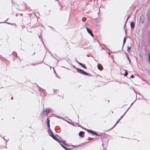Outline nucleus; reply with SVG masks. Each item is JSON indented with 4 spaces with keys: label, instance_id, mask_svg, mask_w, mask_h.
Instances as JSON below:
<instances>
[{
    "label": "nucleus",
    "instance_id": "obj_1",
    "mask_svg": "<svg viewBox=\"0 0 150 150\" xmlns=\"http://www.w3.org/2000/svg\"><path fill=\"white\" fill-rule=\"evenodd\" d=\"M50 112V110L49 109L44 110L43 111V115L44 116H46L48 115V113Z\"/></svg>",
    "mask_w": 150,
    "mask_h": 150
},
{
    "label": "nucleus",
    "instance_id": "obj_2",
    "mask_svg": "<svg viewBox=\"0 0 150 150\" xmlns=\"http://www.w3.org/2000/svg\"><path fill=\"white\" fill-rule=\"evenodd\" d=\"M88 131L89 132L92 133L93 134H95V135H96V136H101V135L98 134V133H97L93 131L92 130H88Z\"/></svg>",
    "mask_w": 150,
    "mask_h": 150
},
{
    "label": "nucleus",
    "instance_id": "obj_3",
    "mask_svg": "<svg viewBox=\"0 0 150 150\" xmlns=\"http://www.w3.org/2000/svg\"><path fill=\"white\" fill-rule=\"evenodd\" d=\"M145 20V18L144 17L143 15L141 16L140 17V22L143 24L144 23Z\"/></svg>",
    "mask_w": 150,
    "mask_h": 150
},
{
    "label": "nucleus",
    "instance_id": "obj_4",
    "mask_svg": "<svg viewBox=\"0 0 150 150\" xmlns=\"http://www.w3.org/2000/svg\"><path fill=\"white\" fill-rule=\"evenodd\" d=\"M86 30L87 32L92 37H93L94 35L91 31L90 29L87 28H86Z\"/></svg>",
    "mask_w": 150,
    "mask_h": 150
},
{
    "label": "nucleus",
    "instance_id": "obj_5",
    "mask_svg": "<svg viewBox=\"0 0 150 150\" xmlns=\"http://www.w3.org/2000/svg\"><path fill=\"white\" fill-rule=\"evenodd\" d=\"M85 132L83 131H80L79 133V136L81 137H84Z\"/></svg>",
    "mask_w": 150,
    "mask_h": 150
},
{
    "label": "nucleus",
    "instance_id": "obj_6",
    "mask_svg": "<svg viewBox=\"0 0 150 150\" xmlns=\"http://www.w3.org/2000/svg\"><path fill=\"white\" fill-rule=\"evenodd\" d=\"M81 74H83L84 75H87V76H91V74H89V73H87L84 71L83 70V71Z\"/></svg>",
    "mask_w": 150,
    "mask_h": 150
},
{
    "label": "nucleus",
    "instance_id": "obj_7",
    "mask_svg": "<svg viewBox=\"0 0 150 150\" xmlns=\"http://www.w3.org/2000/svg\"><path fill=\"white\" fill-rule=\"evenodd\" d=\"M46 123L47 125V126L49 128L50 127V120L48 118V117L47 118V120L46 121Z\"/></svg>",
    "mask_w": 150,
    "mask_h": 150
},
{
    "label": "nucleus",
    "instance_id": "obj_8",
    "mask_svg": "<svg viewBox=\"0 0 150 150\" xmlns=\"http://www.w3.org/2000/svg\"><path fill=\"white\" fill-rule=\"evenodd\" d=\"M98 69L100 70H102L103 69V67L101 64H98Z\"/></svg>",
    "mask_w": 150,
    "mask_h": 150
},
{
    "label": "nucleus",
    "instance_id": "obj_9",
    "mask_svg": "<svg viewBox=\"0 0 150 150\" xmlns=\"http://www.w3.org/2000/svg\"><path fill=\"white\" fill-rule=\"evenodd\" d=\"M79 64L84 69H86L87 67L85 64H83L80 62H79Z\"/></svg>",
    "mask_w": 150,
    "mask_h": 150
},
{
    "label": "nucleus",
    "instance_id": "obj_10",
    "mask_svg": "<svg viewBox=\"0 0 150 150\" xmlns=\"http://www.w3.org/2000/svg\"><path fill=\"white\" fill-rule=\"evenodd\" d=\"M48 133H49V135L51 137H52L53 135V133H52L51 129H50V128H49V130L48 131Z\"/></svg>",
    "mask_w": 150,
    "mask_h": 150
},
{
    "label": "nucleus",
    "instance_id": "obj_11",
    "mask_svg": "<svg viewBox=\"0 0 150 150\" xmlns=\"http://www.w3.org/2000/svg\"><path fill=\"white\" fill-rule=\"evenodd\" d=\"M54 140H56L58 142H59V139L58 138H57L55 136H54V135L52 137Z\"/></svg>",
    "mask_w": 150,
    "mask_h": 150
},
{
    "label": "nucleus",
    "instance_id": "obj_12",
    "mask_svg": "<svg viewBox=\"0 0 150 150\" xmlns=\"http://www.w3.org/2000/svg\"><path fill=\"white\" fill-rule=\"evenodd\" d=\"M130 26L132 28H134V22H132L130 23Z\"/></svg>",
    "mask_w": 150,
    "mask_h": 150
},
{
    "label": "nucleus",
    "instance_id": "obj_13",
    "mask_svg": "<svg viewBox=\"0 0 150 150\" xmlns=\"http://www.w3.org/2000/svg\"><path fill=\"white\" fill-rule=\"evenodd\" d=\"M83 70H82L81 69H78V70H77V71L81 73V74L82 73V72L83 71Z\"/></svg>",
    "mask_w": 150,
    "mask_h": 150
},
{
    "label": "nucleus",
    "instance_id": "obj_14",
    "mask_svg": "<svg viewBox=\"0 0 150 150\" xmlns=\"http://www.w3.org/2000/svg\"><path fill=\"white\" fill-rule=\"evenodd\" d=\"M130 48L131 47L129 46H128L127 47V50L128 51V52H129V51L130 50Z\"/></svg>",
    "mask_w": 150,
    "mask_h": 150
},
{
    "label": "nucleus",
    "instance_id": "obj_15",
    "mask_svg": "<svg viewBox=\"0 0 150 150\" xmlns=\"http://www.w3.org/2000/svg\"><path fill=\"white\" fill-rule=\"evenodd\" d=\"M127 74H128V73L127 72V71L126 70L125 72V74H124V75L125 76H127Z\"/></svg>",
    "mask_w": 150,
    "mask_h": 150
},
{
    "label": "nucleus",
    "instance_id": "obj_16",
    "mask_svg": "<svg viewBox=\"0 0 150 150\" xmlns=\"http://www.w3.org/2000/svg\"><path fill=\"white\" fill-rule=\"evenodd\" d=\"M122 116H121V117L119 119L117 122L115 124V125H116V124H117V123H118L119 122V121L120 120V119H121L122 117Z\"/></svg>",
    "mask_w": 150,
    "mask_h": 150
},
{
    "label": "nucleus",
    "instance_id": "obj_17",
    "mask_svg": "<svg viewBox=\"0 0 150 150\" xmlns=\"http://www.w3.org/2000/svg\"><path fill=\"white\" fill-rule=\"evenodd\" d=\"M86 19L85 18H82V20L83 22H84L86 21Z\"/></svg>",
    "mask_w": 150,
    "mask_h": 150
},
{
    "label": "nucleus",
    "instance_id": "obj_18",
    "mask_svg": "<svg viewBox=\"0 0 150 150\" xmlns=\"http://www.w3.org/2000/svg\"><path fill=\"white\" fill-rule=\"evenodd\" d=\"M126 38L125 37L123 40V43L124 44L125 42Z\"/></svg>",
    "mask_w": 150,
    "mask_h": 150
},
{
    "label": "nucleus",
    "instance_id": "obj_19",
    "mask_svg": "<svg viewBox=\"0 0 150 150\" xmlns=\"http://www.w3.org/2000/svg\"><path fill=\"white\" fill-rule=\"evenodd\" d=\"M89 142H86L83 143L82 144L84 145L85 144H86L87 143H89Z\"/></svg>",
    "mask_w": 150,
    "mask_h": 150
},
{
    "label": "nucleus",
    "instance_id": "obj_20",
    "mask_svg": "<svg viewBox=\"0 0 150 150\" xmlns=\"http://www.w3.org/2000/svg\"><path fill=\"white\" fill-rule=\"evenodd\" d=\"M61 145L62 146L64 149H67V148L65 147V146H63V145H62V144H61Z\"/></svg>",
    "mask_w": 150,
    "mask_h": 150
},
{
    "label": "nucleus",
    "instance_id": "obj_21",
    "mask_svg": "<svg viewBox=\"0 0 150 150\" xmlns=\"http://www.w3.org/2000/svg\"><path fill=\"white\" fill-rule=\"evenodd\" d=\"M129 16H128V17L127 18V20H126V22L125 24H126V23H127V21H128V19H129Z\"/></svg>",
    "mask_w": 150,
    "mask_h": 150
},
{
    "label": "nucleus",
    "instance_id": "obj_22",
    "mask_svg": "<svg viewBox=\"0 0 150 150\" xmlns=\"http://www.w3.org/2000/svg\"><path fill=\"white\" fill-rule=\"evenodd\" d=\"M134 76L133 75H131L130 76V78H134Z\"/></svg>",
    "mask_w": 150,
    "mask_h": 150
},
{
    "label": "nucleus",
    "instance_id": "obj_23",
    "mask_svg": "<svg viewBox=\"0 0 150 150\" xmlns=\"http://www.w3.org/2000/svg\"><path fill=\"white\" fill-rule=\"evenodd\" d=\"M11 98V99H12V100L13 99V97H12Z\"/></svg>",
    "mask_w": 150,
    "mask_h": 150
},
{
    "label": "nucleus",
    "instance_id": "obj_24",
    "mask_svg": "<svg viewBox=\"0 0 150 150\" xmlns=\"http://www.w3.org/2000/svg\"><path fill=\"white\" fill-rule=\"evenodd\" d=\"M15 54L16 55H17V54H16V53H15Z\"/></svg>",
    "mask_w": 150,
    "mask_h": 150
},
{
    "label": "nucleus",
    "instance_id": "obj_25",
    "mask_svg": "<svg viewBox=\"0 0 150 150\" xmlns=\"http://www.w3.org/2000/svg\"><path fill=\"white\" fill-rule=\"evenodd\" d=\"M127 58L129 59V57H127Z\"/></svg>",
    "mask_w": 150,
    "mask_h": 150
}]
</instances>
